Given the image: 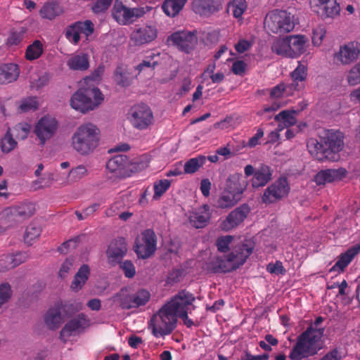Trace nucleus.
Wrapping results in <instances>:
<instances>
[{"instance_id":"1","label":"nucleus","mask_w":360,"mask_h":360,"mask_svg":"<svg viewBox=\"0 0 360 360\" xmlns=\"http://www.w3.org/2000/svg\"><path fill=\"white\" fill-rule=\"evenodd\" d=\"M343 134L340 131H328L321 138L320 142L310 139L307 143V148L310 154L319 161L335 162L340 158L339 152L343 148Z\"/></svg>"},{"instance_id":"2","label":"nucleus","mask_w":360,"mask_h":360,"mask_svg":"<svg viewBox=\"0 0 360 360\" xmlns=\"http://www.w3.org/2000/svg\"><path fill=\"white\" fill-rule=\"evenodd\" d=\"M181 299L178 297L177 294L152 316L149 327L152 328L154 336H165L170 334L175 329L177 323V308L179 305L178 300H181Z\"/></svg>"},{"instance_id":"3","label":"nucleus","mask_w":360,"mask_h":360,"mask_svg":"<svg viewBox=\"0 0 360 360\" xmlns=\"http://www.w3.org/2000/svg\"><path fill=\"white\" fill-rule=\"evenodd\" d=\"M324 328H316L310 326L298 338L293 346L289 358L292 360H302L315 355L321 349L319 342L323 335Z\"/></svg>"},{"instance_id":"4","label":"nucleus","mask_w":360,"mask_h":360,"mask_svg":"<svg viewBox=\"0 0 360 360\" xmlns=\"http://www.w3.org/2000/svg\"><path fill=\"white\" fill-rule=\"evenodd\" d=\"M99 141L100 130L90 122L80 125L72 136L73 148L82 155L93 153Z\"/></svg>"},{"instance_id":"5","label":"nucleus","mask_w":360,"mask_h":360,"mask_svg":"<svg viewBox=\"0 0 360 360\" xmlns=\"http://www.w3.org/2000/svg\"><path fill=\"white\" fill-rule=\"evenodd\" d=\"M295 15L285 10L275 9L265 16L264 27L268 33L283 35L293 30Z\"/></svg>"},{"instance_id":"6","label":"nucleus","mask_w":360,"mask_h":360,"mask_svg":"<svg viewBox=\"0 0 360 360\" xmlns=\"http://www.w3.org/2000/svg\"><path fill=\"white\" fill-rule=\"evenodd\" d=\"M103 101V96L97 87H87L78 89L71 97L72 108L86 113L98 108Z\"/></svg>"},{"instance_id":"7","label":"nucleus","mask_w":360,"mask_h":360,"mask_svg":"<svg viewBox=\"0 0 360 360\" xmlns=\"http://www.w3.org/2000/svg\"><path fill=\"white\" fill-rule=\"evenodd\" d=\"M253 243L245 240L235 247L233 250L227 256V259L219 257L218 273H226L238 269L243 265L252 252Z\"/></svg>"},{"instance_id":"8","label":"nucleus","mask_w":360,"mask_h":360,"mask_svg":"<svg viewBox=\"0 0 360 360\" xmlns=\"http://www.w3.org/2000/svg\"><path fill=\"white\" fill-rule=\"evenodd\" d=\"M35 212L34 205L30 202L22 203L5 209L1 212L2 222L6 226L13 228L31 217Z\"/></svg>"},{"instance_id":"9","label":"nucleus","mask_w":360,"mask_h":360,"mask_svg":"<svg viewBox=\"0 0 360 360\" xmlns=\"http://www.w3.org/2000/svg\"><path fill=\"white\" fill-rule=\"evenodd\" d=\"M130 121L139 130L148 128L153 123V114L148 105L144 103L134 105L129 110Z\"/></svg>"},{"instance_id":"10","label":"nucleus","mask_w":360,"mask_h":360,"mask_svg":"<svg viewBox=\"0 0 360 360\" xmlns=\"http://www.w3.org/2000/svg\"><path fill=\"white\" fill-rule=\"evenodd\" d=\"M290 191V186L285 176H281L271 186H268L262 196V201L270 204L285 198Z\"/></svg>"},{"instance_id":"11","label":"nucleus","mask_w":360,"mask_h":360,"mask_svg":"<svg viewBox=\"0 0 360 360\" xmlns=\"http://www.w3.org/2000/svg\"><path fill=\"white\" fill-rule=\"evenodd\" d=\"M145 13L146 11L143 7L130 8L118 1H115L112 8L114 18L122 25L132 23Z\"/></svg>"},{"instance_id":"12","label":"nucleus","mask_w":360,"mask_h":360,"mask_svg":"<svg viewBox=\"0 0 360 360\" xmlns=\"http://www.w3.org/2000/svg\"><path fill=\"white\" fill-rule=\"evenodd\" d=\"M128 250L125 238L117 237L112 240L106 250L108 263L115 266L122 260Z\"/></svg>"},{"instance_id":"13","label":"nucleus","mask_w":360,"mask_h":360,"mask_svg":"<svg viewBox=\"0 0 360 360\" xmlns=\"http://www.w3.org/2000/svg\"><path fill=\"white\" fill-rule=\"evenodd\" d=\"M143 244L136 242L134 250L139 258L146 259L154 254L156 250L157 238L152 229H146L142 233Z\"/></svg>"},{"instance_id":"14","label":"nucleus","mask_w":360,"mask_h":360,"mask_svg":"<svg viewBox=\"0 0 360 360\" xmlns=\"http://www.w3.org/2000/svg\"><path fill=\"white\" fill-rule=\"evenodd\" d=\"M168 41H172L173 44L179 49L186 53H189L195 49L198 44L196 32H177L168 37Z\"/></svg>"},{"instance_id":"15","label":"nucleus","mask_w":360,"mask_h":360,"mask_svg":"<svg viewBox=\"0 0 360 360\" xmlns=\"http://www.w3.org/2000/svg\"><path fill=\"white\" fill-rule=\"evenodd\" d=\"M58 122L53 117L44 116L37 123L34 133L40 140V145L44 146L46 140L50 139L56 133Z\"/></svg>"},{"instance_id":"16","label":"nucleus","mask_w":360,"mask_h":360,"mask_svg":"<svg viewBox=\"0 0 360 360\" xmlns=\"http://www.w3.org/2000/svg\"><path fill=\"white\" fill-rule=\"evenodd\" d=\"M122 288L115 297H120V304L123 309H131L145 305L150 299V293L146 290H140L136 292L122 297Z\"/></svg>"},{"instance_id":"17","label":"nucleus","mask_w":360,"mask_h":360,"mask_svg":"<svg viewBox=\"0 0 360 360\" xmlns=\"http://www.w3.org/2000/svg\"><path fill=\"white\" fill-rule=\"evenodd\" d=\"M89 326V320L84 314H79L69 321L60 332V339L63 342L75 333L82 332Z\"/></svg>"},{"instance_id":"18","label":"nucleus","mask_w":360,"mask_h":360,"mask_svg":"<svg viewBox=\"0 0 360 360\" xmlns=\"http://www.w3.org/2000/svg\"><path fill=\"white\" fill-rule=\"evenodd\" d=\"M250 210V209L247 204H243L236 208L229 214L226 219L221 223L222 229L229 231L238 226L247 217Z\"/></svg>"},{"instance_id":"19","label":"nucleus","mask_w":360,"mask_h":360,"mask_svg":"<svg viewBox=\"0 0 360 360\" xmlns=\"http://www.w3.org/2000/svg\"><path fill=\"white\" fill-rule=\"evenodd\" d=\"M359 54L358 43L352 41L340 46V51L335 54V58L343 65H348L357 60Z\"/></svg>"},{"instance_id":"20","label":"nucleus","mask_w":360,"mask_h":360,"mask_svg":"<svg viewBox=\"0 0 360 360\" xmlns=\"http://www.w3.org/2000/svg\"><path fill=\"white\" fill-rule=\"evenodd\" d=\"M221 0H193V11L201 16L209 17L221 8Z\"/></svg>"},{"instance_id":"21","label":"nucleus","mask_w":360,"mask_h":360,"mask_svg":"<svg viewBox=\"0 0 360 360\" xmlns=\"http://www.w3.org/2000/svg\"><path fill=\"white\" fill-rule=\"evenodd\" d=\"M178 297L181 299L178 300L179 305L177 308V318H181L188 327H191L193 325V322L188 317V309L189 305L195 300V297L186 290H181L178 293Z\"/></svg>"},{"instance_id":"22","label":"nucleus","mask_w":360,"mask_h":360,"mask_svg":"<svg viewBox=\"0 0 360 360\" xmlns=\"http://www.w3.org/2000/svg\"><path fill=\"white\" fill-rule=\"evenodd\" d=\"M346 174L347 170L342 167L337 169H328L317 173L314 176V181L317 185H324L326 183L340 180L345 177Z\"/></svg>"},{"instance_id":"23","label":"nucleus","mask_w":360,"mask_h":360,"mask_svg":"<svg viewBox=\"0 0 360 360\" xmlns=\"http://www.w3.org/2000/svg\"><path fill=\"white\" fill-rule=\"evenodd\" d=\"M247 186L248 182L243 179V175L236 173L228 177L224 189L241 199Z\"/></svg>"},{"instance_id":"24","label":"nucleus","mask_w":360,"mask_h":360,"mask_svg":"<svg viewBox=\"0 0 360 360\" xmlns=\"http://www.w3.org/2000/svg\"><path fill=\"white\" fill-rule=\"evenodd\" d=\"M157 37V30L152 26L137 29L131 34V40L135 45L141 46L153 41Z\"/></svg>"},{"instance_id":"25","label":"nucleus","mask_w":360,"mask_h":360,"mask_svg":"<svg viewBox=\"0 0 360 360\" xmlns=\"http://www.w3.org/2000/svg\"><path fill=\"white\" fill-rule=\"evenodd\" d=\"M317 13L323 19L334 18L340 11V5L336 0H319Z\"/></svg>"},{"instance_id":"26","label":"nucleus","mask_w":360,"mask_h":360,"mask_svg":"<svg viewBox=\"0 0 360 360\" xmlns=\"http://www.w3.org/2000/svg\"><path fill=\"white\" fill-rule=\"evenodd\" d=\"M20 71L18 65L7 63L0 65V84L11 83L19 77Z\"/></svg>"},{"instance_id":"27","label":"nucleus","mask_w":360,"mask_h":360,"mask_svg":"<svg viewBox=\"0 0 360 360\" xmlns=\"http://www.w3.org/2000/svg\"><path fill=\"white\" fill-rule=\"evenodd\" d=\"M360 252V244H356L349 248L345 253L340 255L338 260L335 265L330 269V271H335L338 269L340 271H343L345 267L350 263L352 259Z\"/></svg>"},{"instance_id":"28","label":"nucleus","mask_w":360,"mask_h":360,"mask_svg":"<svg viewBox=\"0 0 360 360\" xmlns=\"http://www.w3.org/2000/svg\"><path fill=\"white\" fill-rule=\"evenodd\" d=\"M44 323L51 330H55L60 328L64 321L59 308H52L47 311L44 315Z\"/></svg>"},{"instance_id":"29","label":"nucleus","mask_w":360,"mask_h":360,"mask_svg":"<svg viewBox=\"0 0 360 360\" xmlns=\"http://www.w3.org/2000/svg\"><path fill=\"white\" fill-rule=\"evenodd\" d=\"M289 46L290 48L291 58L297 57L302 54L305 51L307 40L304 35H290L288 37Z\"/></svg>"},{"instance_id":"30","label":"nucleus","mask_w":360,"mask_h":360,"mask_svg":"<svg viewBox=\"0 0 360 360\" xmlns=\"http://www.w3.org/2000/svg\"><path fill=\"white\" fill-rule=\"evenodd\" d=\"M271 170L267 165H262L259 169L256 170L252 180V186L254 188L264 186L271 179Z\"/></svg>"},{"instance_id":"31","label":"nucleus","mask_w":360,"mask_h":360,"mask_svg":"<svg viewBox=\"0 0 360 360\" xmlns=\"http://www.w3.org/2000/svg\"><path fill=\"white\" fill-rule=\"evenodd\" d=\"M114 79L117 85L122 87H127L131 84L132 78L127 65L122 64L117 65L114 72Z\"/></svg>"},{"instance_id":"32","label":"nucleus","mask_w":360,"mask_h":360,"mask_svg":"<svg viewBox=\"0 0 360 360\" xmlns=\"http://www.w3.org/2000/svg\"><path fill=\"white\" fill-rule=\"evenodd\" d=\"M63 13V8L56 1L46 3L39 11L43 18L49 20H53Z\"/></svg>"},{"instance_id":"33","label":"nucleus","mask_w":360,"mask_h":360,"mask_svg":"<svg viewBox=\"0 0 360 360\" xmlns=\"http://www.w3.org/2000/svg\"><path fill=\"white\" fill-rule=\"evenodd\" d=\"M89 274L90 270L89 266L83 264L74 277V280L71 284L72 290L75 292L79 290L88 280Z\"/></svg>"},{"instance_id":"34","label":"nucleus","mask_w":360,"mask_h":360,"mask_svg":"<svg viewBox=\"0 0 360 360\" xmlns=\"http://www.w3.org/2000/svg\"><path fill=\"white\" fill-rule=\"evenodd\" d=\"M240 200V198L224 189L215 205L218 208L227 209L233 207Z\"/></svg>"},{"instance_id":"35","label":"nucleus","mask_w":360,"mask_h":360,"mask_svg":"<svg viewBox=\"0 0 360 360\" xmlns=\"http://www.w3.org/2000/svg\"><path fill=\"white\" fill-rule=\"evenodd\" d=\"M68 65L73 70H86L89 66L88 56L84 53L74 56L68 60Z\"/></svg>"},{"instance_id":"36","label":"nucleus","mask_w":360,"mask_h":360,"mask_svg":"<svg viewBox=\"0 0 360 360\" xmlns=\"http://www.w3.org/2000/svg\"><path fill=\"white\" fill-rule=\"evenodd\" d=\"M271 49L273 52L278 55H282L290 58L292 57L288 37L283 39H278L274 41L271 46Z\"/></svg>"},{"instance_id":"37","label":"nucleus","mask_w":360,"mask_h":360,"mask_svg":"<svg viewBox=\"0 0 360 360\" xmlns=\"http://www.w3.org/2000/svg\"><path fill=\"white\" fill-rule=\"evenodd\" d=\"M300 110H283L276 115L274 120L277 122L283 121V124L285 127H289L294 125L297 119L295 115H297Z\"/></svg>"},{"instance_id":"38","label":"nucleus","mask_w":360,"mask_h":360,"mask_svg":"<svg viewBox=\"0 0 360 360\" xmlns=\"http://www.w3.org/2000/svg\"><path fill=\"white\" fill-rule=\"evenodd\" d=\"M206 158L204 155H199L196 158H191L184 165L185 174H193L197 172L205 163Z\"/></svg>"},{"instance_id":"39","label":"nucleus","mask_w":360,"mask_h":360,"mask_svg":"<svg viewBox=\"0 0 360 360\" xmlns=\"http://www.w3.org/2000/svg\"><path fill=\"white\" fill-rule=\"evenodd\" d=\"M43 53V44L39 40H35L27 46L25 51V58L28 60L39 58Z\"/></svg>"},{"instance_id":"40","label":"nucleus","mask_w":360,"mask_h":360,"mask_svg":"<svg viewBox=\"0 0 360 360\" xmlns=\"http://www.w3.org/2000/svg\"><path fill=\"white\" fill-rule=\"evenodd\" d=\"M39 108V102L36 96H29L20 101L18 107L19 113H25L29 111H35Z\"/></svg>"},{"instance_id":"41","label":"nucleus","mask_w":360,"mask_h":360,"mask_svg":"<svg viewBox=\"0 0 360 360\" xmlns=\"http://www.w3.org/2000/svg\"><path fill=\"white\" fill-rule=\"evenodd\" d=\"M183 8L184 6L176 0H165L162 6L165 13L170 17L176 15Z\"/></svg>"},{"instance_id":"42","label":"nucleus","mask_w":360,"mask_h":360,"mask_svg":"<svg viewBox=\"0 0 360 360\" xmlns=\"http://www.w3.org/2000/svg\"><path fill=\"white\" fill-rule=\"evenodd\" d=\"M41 227L35 224H30L26 229L24 235V241L28 245H32V242L38 238L41 234Z\"/></svg>"},{"instance_id":"43","label":"nucleus","mask_w":360,"mask_h":360,"mask_svg":"<svg viewBox=\"0 0 360 360\" xmlns=\"http://www.w3.org/2000/svg\"><path fill=\"white\" fill-rule=\"evenodd\" d=\"M210 219L209 212L203 214L195 213L190 216L189 221L191 224L195 229H201L205 227Z\"/></svg>"},{"instance_id":"44","label":"nucleus","mask_w":360,"mask_h":360,"mask_svg":"<svg viewBox=\"0 0 360 360\" xmlns=\"http://www.w3.org/2000/svg\"><path fill=\"white\" fill-rule=\"evenodd\" d=\"M86 168L81 165L70 170L68 175V183L71 184L76 182L84 178L87 175Z\"/></svg>"},{"instance_id":"45","label":"nucleus","mask_w":360,"mask_h":360,"mask_svg":"<svg viewBox=\"0 0 360 360\" xmlns=\"http://www.w3.org/2000/svg\"><path fill=\"white\" fill-rule=\"evenodd\" d=\"M291 77L293 81L291 85L295 89H298V82H302L306 79V67L304 65L299 64L297 68L291 73Z\"/></svg>"},{"instance_id":"46","label":"nucleus","mask_w":360,"mask_h":360,"mask_svg":"<svg viewBox=\"0 0 360 360\" xmlns=\"http://www.w3.org/2000/svg\"><path fill=\"white\" fill-rule=\"evenodd\" d=\"M127 162V157L124 155H117L112 158L107 162V167L111 171H115L119 168H123Z\"/></svg>"},{"instance_id":"47","label":"nucleus","mask_w":360,"mask_h":360,"mask_svg":"<svg viewBox=\"0 0 360 360\" xmlns=\"http://www.w3.org/2000/svg\"><path fill=\"white\" fill-rule=\"evenodd\" d=\"M1 150L4 153L11 152L17 145V142L13 138L9 130L5 134L4 137L1 139Z\"/></svg>"},{"instance_id":"48","label":"nucleus","mask_w":360,"mask_h":360,"mask_svg":"<svg viewBox=\"0 0 360 360\" xmlns=\"http://www.w3.org/2000/svg\"><path fill=\"white\" fill-rule=\"evenodd\" d=\"M170 184L171 181L168 179H163L156 181L154 184L155 193L153 198L155 200L159 199L169 188Z\"/></svg>"},{"instance_id":"49","label":"nucleus","mask_w":360,"mask_h":360,"mask_svg":"<svg viewBox=\"0 0 360 360\" xmlns=\"http://www.w3.org/2000/svg\"><path fill=\"white\" fill-rule=\"evenodd\" d=\"M347 80L350 86L360 83V63L356 64L349 72Z\"/></svg>"},{"instance_id":"50","label":"nucleus","mask_w":360,"mask_h":360,"mask_svg":"<svg viewBox=\"0 0 360 360\" xmlns=\"http://www.w3.org/2000/svg\"><path fill=\"white\" fill-rule=\"evenodd\" d=\"M120 268L123 271L125 277L132 278L136 274V268L131 260H124L118 263Z\"/></svg>"},{"instance_id":"51","label":"nucleus","mask_w":360,"mask_h":360,"mask_svg":"<svg viewBox=\"0 0 360 360\" xmlns=\"http://www.w3.org/2000/svg\"><path fill=\"white\" fill-rule=\"evenodd\" d=\"M12 295V290L8 283H4L0 285V308L7 302Z\"/></svg>"},{"instance_id":"52","label":"nucleus","mask_w":360,"mask_h":360,"mask_svg":"<svg viewBox=\"0 0 360 360\" xmlns=\"http://www.w3.org/2000/svg\"><path fill=\"white\" fill-rule=\"evenodd\" d=\"M74 26H77V30L83 32L86 36L91 35L94 31V24L91 20H85L84 22H76Z\"/></svg>"},{"instance_id":"53","label":"nucleus","mask_w":360,"mask_h":360,"mask_svg":"<svg viewBox=\"0 0 360 360\" xmlns=\"http://www.w3.org/2000/svg\"><path fill=\"white\" fill-rule=\"evenodd\" d=\"M232 236H226L218 238L216 242L217 249L221 252H226L229 250V245L233 240Z\"/></svg>"},{"instance_id":"54","label":"nucleus","mask_w":360,"mask_h":360,"mask_svg":"<svg viewBox=\"0 0 360 360\" xmlns=\"http://www.w3.org/2000/svg\"><path fill=\"white\" fill-rule=\"evenodd\" d=\"M80 240V237L77 236L74 238L65 241L62 243L60 246H59L57 249V251L60 254H66L68 252V250L70 248H75L77 247V243Z\"/></svg>"},{"instance_id":"55","label":"nucleus","mask_w":360,"mask_h":360,"mask_svg":"<svg viewBox=\"0 0 360 360\" xmlns=\"http://www.w3.org/2000/svg\"><path fill=\"white\" fill-rule=\"evenodd\" d=\"M13 264L14 262L12 255H2L0 258V269L1 271H6L15 268V266Z\"/></svg>"},{"instance_id":"56","label":"nucleus","mask_w":360,"mask_h":360,"mask_svg":"<svg viewBox=\"0 0 360 360\" xmlns=\"http://www.w3.org/2000/svg\"><path fill=\"white\" fill-rule=\"evenodd\" d=\"M26 29L23 27H22L19 32H12L11 36L8 39V43L11 45L19 44L22 41Z\"/></svg>"},{"instance_id":"57","label":"nucleus","mask_w":360,"mask_h":360,"mask_svg":"<svg viewBox=\"0 0 360 360\" xmlns=\"http://www.w3.org/2000/svg\"><path fill=\"white\" fill-rule=\"evenodd\" d=\"M112 0H97L94 6L92 11L95 13H99L106 11L111 5Z\"/></svg>"},{"instance_id":"58","label":"nucleus","mask_w":360,"mask_h":360,"mask_svg":"<svg viewBox=\"0 0 360 360\" xmlns=\"http://www.w3.org/2000/svg\"><path fill=\"white\" fill-rule=\"evenodd\" d=\"M75 259L72 257H68L63 264L61 265V267L59 270L58 274L61 278H64L66 276V275L68 274L70 269L73 265Z\"/></svg>"},{"instance_id":"59","label":"nucleus","mask_w":360,"mask_h":360,"mask_svg":"<svg viewBox=\"0 0 360 360\" xmlns=\"http://www.w3.org/2000/svg\"><path fill=\"white\" fill-rule=\"evenodd\" d=\"M49 82V76L45 73L42 76L39 77L37 79H34L31 82V87L39 89L44 86L47 85Z\"/></svg>"},{"instance_id":"60","label":"nucleus","mask_w":360,"mask_h":360,"mask_svg":"<svg viewBox=\"0 0 360 360\" xmlns=\"http://www.w3.org/2000/svg\"><path fill=\"white\" fill-rule=\"evenodd\" d=\"M267 271L271 274H283L285 272L284 267L283 266L282 263L280 261H277L276 263H270L268 264Z\"/></svg>"},{"instance_id":"61","label":"nucleus","mask_w":360,"mask_h":360,"mask_svg":"<svg viewBox=\"0 0 360 360\" xmlns=\"http://www.w3.org/2000/svg\"><path fill=\"white\" fill-rule=\"evenodd\" d=\"M219 265V257L212 259L208 262H206L203 267L208 273L217 274Z\"/></svg>"},{"instance_id":"62","label":"nucleus","mask_w":360,"mask_h":360,"mask_svg":"<svg viewBox=\"0 0 360 360\" xmlns=\"http://www.w3.org/2000/svg\"><path fill=\"white\" fill-rule=\"evenodd\" d=\"M342 358L341 352L338 349V348H334L333 350L326 354L319 360H341Z\"/></svg>"},{"instance_id":"63","label":"nucleus","mask_w":360,"mask_h":360,"mask_svg":"<svg viewBox=\"0 0 360 360\" xmlns=\"http://www.w3.org/2000/svg\"><path fill=\"white\" fill-rule=\"evenodd\" d=\"M245 63L243 60H237L232 65V71L235 75H242L245 70Z\"/></svg>"},{"instance_id":"64","label":"nucleus","mask_w":360,"mask_h":360,"mask_svg":"<svg viewBox=\"0 0 360 360\" xmlns=\"http://www.w3.org/2000/svg\"><path fill=\"white\" fill-rule=\"evenodd\" d=\"M269 357V355L267 353H264L262 355L254 356L246 352L245 356L241 358V360H268Z\"/></svg>"}]
</instances>
